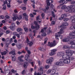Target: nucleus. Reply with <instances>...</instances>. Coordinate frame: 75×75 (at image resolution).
I'll return each instance as SVG.
<instances>
[{"instance_id": "nucleus-15", "label": "nucleus", "mask_w": 75, "mask_h": 75, "mask_svg": "<svg viewBox=\"0 0 75 75\" xmlns=\"http://www.w3.org/2000/svg\"><path fill=\"white\" fill-rule=\"evenodd\" d=\"M68 23L66 22H64L62 23V25H61L60 27L61 28H65V26H68Z\"/></svg>"}, {"instance_id": "nucleus-21", "label": "nucleus", "mask_w": 75, "mask_h": 75, "mask_svg": "<svg viewBox=\"0 0 75 75\" xmlns=\"http://www.w3.org/2000/svg\"><path fill=\"white\" fill-rule=\"evenodd\" d=\"M60 3H63V4H65L67 3V1L65 2V0H60L59 1Z\"/></svg>"}, {"instance_id": "nucleus-22", "label": "nucleus", "mask_w": 75, "mask_h": 75, "mask_svg": "<svg viewBox=\"0 0 75 75\" xmlns=\"http://www.w3.org/2000/svg\"><path fill=\"white\" fill-rule=\"evenodd\" d=\"M9 54H12V55H13V56H15L14 55H15V50L14 51H12L11 52H10L9 53Z\"/></svg>"}, {"instance_id": "nucleus-33", "label": "nucleus", "mask_w": 75, "mask_h": 75, "mask_svg": "<svg viewBox=\"0 0 75 75\" xmlns=\"http://www.w3.org/2000/svg\"><path fill=\"white\" fill-rule=\"evenodd\" d=\"M6 54H7V52H6V51H4L3 52H1V54L2 55H6Z\"/></svg>"}, {"instance_id": "nucleus-39", "label": "nucleus", "mask_w": 75, "mask_h": 75, "mask_svg": "<svg viewBox=\"0 0 75 75\" xmlns=\"http://www.w3.org/2000/svg\"><path fill=\"white\" fill-rule=\"evenodd\" d=\"M44 16H45V14H44V13H43L42 14L41 16L42 17V19H44Z\"/></svg>"}, {"instance_id": "nucleus-9", "label": "nucleus", "mask_w": 75, "mask_h": 75, "mask_svg": "<svg viewBox=\"0 0 75 75\" xmlns=\"http://www.w3.org/2000/svg\"><path fill=\"white\" fill-rule=\"evenodd\" d=\"M56 45V44L55 43V41L54 40L53 42H49L47 45L50 47H53L55 46Z\"/></svg>"}, {"instance_id": "nucleus-2", "label": "nucleus", "mask_w": 75, "mask_h": 75, "mask_svg": "<svg viewBox=\"0 0 75 75\" xmlns=\"http://www.w3.org/2000/svg\"><path fill=\"white\" fill-rule=\"evenodd\" d=\"M73 8H75V6L71 5L70 6L67 7L64 9V11L65 12H68L70 10L71 12H72V10Z\"/></svg>"}, {"instance_id": "nucleus-28", "label": "nucleus", "mask_w": 75, "mask_h": 75, "mask_svg": "<svg viewBox=\"0 0 75 75\" xmlns=\"http://www.w3.org/2000/svg\"><path fill=\"white\" fill-rule=\"evenodd\" d=\"M16 30L17 31V32H19L20 31H22V29H21V28H18Z\"/></svg>"}, {"instance_id": "nucleus-1", "label": "nucleus", "mask_w": 75, "mask_h": 75, "mask_svg": "<svg viewBox=\"0 0 75 75\" xmlns=\"http://www.w3.org/2000/svg\"><path fill=\"white\" fill-rule=\"evenodd\" d=\"M64 30L62 29V28L60 29L59 31L55 34V37L56 40H59L58 37H59V36L61 34H64Z\"/></svg>"}, {"instance_id": "nucleus-64", "label": "nucleus", "mask_w": 75, "mask_h": 75, "mask_svg": "<svg viewBox=\"0 0 75 75\" xmlns=\"http://www.w3.org/2000/svg\"><path fill=\"white\" fill-rule=\"evenodd\" d=\"M14 13H18V11H17L16 10H14Z\"/></svg>"}, {"instance_id": "nucleus-30", "label": "nucleus", "mask_w": 75, "mask_h": 75, "mask_svg": "<svg viewBox=\"0 0 75 75\" xmlns=\"http://www.w3.org/2000/svg\"><path fill=\"white\" fill-rule=\"evenodd\" d=\"M47 28V27H46L43 28V29H42L41 31V33H44V30H45Z\"/></svg>"}, {"instance_id": "nucleus-34", "label": "nucleus", "mask_w": 75, "mask_h": 75, "mask_svg": "<svg viewBox=\"0 0 75 75\" xmlns=\"http://www.w3.org/2000/svg\"><path fill=\"white\" fill-rule=\"evenodd\" d=\"M9 28H10L11 30H12V31H13V30H15L14 28V27H13V26H10L9 27Z\"/></svg>"}, {"instance_id": "nucleus-10", "label": "nucleus", "mask_w": 75, "mask_h": 75, "mask_svg": "<svg viewBox=\"0 0 75 75\" xmlns=\"http://www.w3.org/2000/svg\"><path fill=\"white\" fill-rule=\"evenodd\" d=\"M57 51V50L56 49H54L51 50V52H50L49 55L50 56H53V55H54L56 54L55 53V52Z\"/></svg>"}, {"instance_id": "nucleus-25", "label": "nucleus", "mask_w": 75, "mask_h": 75, "mask_svg": "<svg viewBox=\"0 0 75 75\" xmlns=\"http://www.w3.org/2000/svg\"><path fill=\"white\" fill-rule=\"evenodd\" d=\"M63 48L64 49H69L70 48L67 45H64L63 47Z\"/></svg>"}, {"instance_id": "nucleus-4", "label": "nucleus", "mask_w": 75, "mask_h": 75, "mask_svg": "<svg viewBox=\"0 0 75 75\" xmlns=\"http://www.w3.org/2000/svg\"><path fill=\"white\" fill-rule=\"evenodd\" d=\"M17 18L18 20H20L22 18L21 16L20 15L18 17L17 16V15L16 14L13 15V17H12V19L13 21H16L17 20Z\"/></svg>"}, {"instance_id": "nucleus-31", "label": "nucleus", "mask_w": 75, "mask_h": 75, "mask_svg": "<svg viewBox=\"0 0 75 75\" xmlns=\"http://www.w3.org/2000/svg\"><path fill=\"white\" fill-rule=\"evenodd\" d=\"M3 8H2L3 10H6V5L4 4L3 5Z\"/></svg>"}, {"instance_id": "nucleus-14", "label": "nucleus", "mask_w": 75, "mask_h": 75, "mask_svg": "<svg viewBox=\"0 0 75 75\" xmlns=\"http://www.w3.org/2000/svg\"><path fill=\"white\" fill-rule=\"evenodd\" d=\"M34 23L35 25V28L36 30H39L40 29V25H38V23H37V22L36 21H34Z\"/></svg>"}, {"instance_id": "nucleus-5", "label": "nucleus", "mask_w": 75, "mask_h": 75, "mask_svg": "<svg viewBox=\"0 0 75 75\" xmlns=\"http://www.w3.org/2000/svg\"><path fill=\"white\" fill-rule=\"evenodd\" d=\"M62 61L63 60V62L65 63V64H69L70 63V59H69V58L68 57V58H67L66 57L63 58V59H62Z\"/></svg>"}, {"instance_id": "nucleus-43", "label": "nucleus", "mask_w": 75, "mask_h": 75, "mask_svg": "<svg viewBox=\"0 0 75 75\" xmlns=\"http://www.w3.org/2000/svg\"><path fill=\"white\" fill-rule=\"evenodd\" d=\"M25 74V69L23 70L22 72V75H24Z\"/></svg>"}, {"instance_id": "nucleus-59", "label": "nucleus", "mask_w": 75, "mask_h": 75, "mask_svg": "<svg viewBox=\"0 0 75 75\" xmlns=\"http://www.w3.org/2000/svg\"><path fill=\"white\" fill-rule=\"evenodd\" d=\"M39 17H40V15H38L36 17V20H39Z\"/></svg>"}, {"instance_id": "nucleus-35", "label": "nucleus", "mask_w": 75, "mask_h": 75, "mask_svg": "<svg viewBox=\"0 0 75 75\" xmlns=\"http://www.w3.org/2000/svg\"><path fill=\"white\" fill-rule=\"evenodd\" d=\"M46 35H47V34L45 33H42L41 34V36L42 37H45Z\"/></svg>"}, {"instance_id": "nucleus-53", "label": "nucleus", "mask_w": 75, "mask_h": 75, "mask_svg": "<svg viewBox=\"0 0 75 75\" xmlns=\"http://www.w3.org/2000/svg\"><path fill=\"white\" fill-rule=\"evenodd\" d=\"M47 39H48V38H46L45 39V42H44V44H46V43L47 42Z\"/></svg>"}, {"instance_id": "nucleus-46", "label": "nucleus", "mask_w": 75, "mask_h": 75, "mask_svg": "<svg viewBox=\"0 0 75 75\" xmlns=\"http://www.w3.org/2000/svg\"><path fill=\"white\" fill-rule=\"evenodd\" d=\"M68 20H69V18H65L64 19V21H68Z\"/></svg>"}, {"instance_id": "nucleus-61", "label": "nucleus", "mask_w": 75, "mask_h": 75, "mask_svg": "<svg viewBox=\"0 0 75 75\" xmlns=\"http://www.w3.org/2000/svg\"><path fill=\"white\" fill-rule=\"evenodd\" d=\"M12 27H14L15 26V24L14 23H12L11 24Z\"/></svg>"}, {"instance_id": "nucleus-58", "label": "nucleus", "mask_w": 75, "mask_h": 75, "mask_svg": "<svg viewBox=\"0 0 75 75\" xmlns=\"http://www.w3.org/2000/svg\"><path fill=\"white\" fill-rule=\"evenodd\" d=\"M30 17H34V15H33V14H30Z\"/></svg>"}, {"instance_id": "nucleus-63", "label": "nucleus", "mask_w": 75, "mask_h": 75, "mask_svg": "<svg viewBox=\"0 0 75 75\" xmlns=\"http://www.w3.org/2000/svg\"><path fill=\"white\" fill-rule=\"evenodd\" d=\"M27 52L28 54H31V52H30V51L29 50H28Z\"/></svg>"}, {"instance_id": "nucleus-18", "label": "nucleus", "mask_w": 75, "mask_h": 75, "mask_svg": "<svg viewBox=\"0 0 75 75\" xmlns=\"http://www.w3.org/2000/svg\"><path fill=\"white\" fill-rule=\"evenodd\" d=\"M23 17L25 18L26 21H28V16L26 14V13H25L23 14Z\"/></svg>"}, {"instance_id": "nucleus-41", "label": "nucleus", "mask_w": 75, "mask_h": 75, "mask_svg": "<svg viewBox=\"0 0 75 75\" xmlns=\"http://www.w3.org/2000/svg\"><path fill=\"white\" fill-rule=\"evenodd\" d=\"M71 44H75V40L72 41L70 42Z\"/></svg>"}, {"instance_id": "nucleus-16", "label": "nucleus", "mask_w": 75, "mask_h": 75, "mask_svg": "<svg viewBox=\"0 0 75 75\" xmlns=\"http://www.w3.org/2000/svg\"><path fill=\"white\" fill-rule=\"evenodd\" d=\"M29 57H30V56L28 54H26L25 56V60H26V61H27L26 62V63H25V64H26V65H27V64H28V59Z\"/></svg>"}, {"instance_id": "nucleus-62", "label": "nucleus", "mask_w": 75, "mask_h": 75, "mask_svg": "<svg viewBox=\"0 0 75 75\" xmlns=\"http://www.w3.org/2000/svg\"><path fill=\"white\" fill-rule=\"evenodd\" d=\"M22 8L23 10H25L26 9V7H22Z\"/></svg>"}, {"instance_id": "nucleus-32", "label": "nucleus", "mask_w": 75, "mask_h": 75, "mask_svg": "<svg viewBox=\"0 0 75 75\" xmlns=\"http://www.w3.org/2000/svg\"><path fill=\"white\" fill-rule=\"evenodd\" d=\"M8 1L9 2V4H7V7H9V8H10V7H11L10 4V1H11V0Z\"/></svg>"}, {"instance_id": "nucleus-29", "label": "nucleus", "mask_w": 75, "mask_h": 75, "mask_svg": "<svg viewBox=\"0 0 75 75\" xmlns=\"http://www.w3.org/2000/svg\"><path fill=\"white\" fill-rule=\"evenodd\" d=\"M39 49V50L40 51H45L46 50L45 49H44V48L42 47H40Z\"/></svg>"}, {"instance_id": "nucleus-7", "label": "nucleus", "mask_w": 75, "mask_h": 75, "mask_svg": "<svg viewBox=\"0 0 75 75\" xmlns=\"http://www.w3.org/2000/svg\"><path fill=\"white\" fill-rule=\"evenodd\" d=\"M65 53L63 52H59L57 53V55L58 57H62V58H66L67 57L66 55H64Z\"/></svg>"}, {"instance_id": "nucleus-36", "label": "nucleus", "mask_w": 75, "mask_h": 75, "mask_svg": "<svg viewBox=\"0 0 75 75\" xmlns=\"http://www.w3.org/2000/svg\"><path fill=\"white\" fill-rule=\"evenodd\" d=\"M66 8H67V6L65 5L61 7V8H62V9H64V10Z\"/></svg>"}, {"instance_id": "nucleus-3", "label": "nucleus", "mask_w": 75, "mask_h": 75, "mask_svg": "<svg viewBox=\"0 0 75 75\" xmlns=\"http://www.w3.org/2000/svg\"><path fill=\"white\" fill-rule=\"evenodd\" d=\"M60 62H57L54 63V64L56 65H57V66H63L64 65V60H62V59L60 60Z\"/></svg>"}, {"instance_id": "nucleus-52", "label": "nucleus", "mask_w": 75, "mask_h": 75, "mask_svg": "<svg viewBox=\"0 0 75 75\" xmlns=\"http://www.w3.org/2000/svg\"><path fill=\"white\" fill-rule=\"evenodd\" d=\"M17 47L18 49H21V46H20V45H19L17 46Z\"/></svg>"}, {"instance_id": "nucleus-40", "label": "nucleus", "mask_w": 75, "mask_h": 75, "mask_svg": "<svg viewBox=\"0 0 75 75\" xmlns=\"http://www.w3.org/2000/svg\"><path fill=\"white\" fill-rule=\"evenodd\" d=\"M52 16L53 17H55V15L54 14V12L53 11H52Z\"/></svg>"}, {"instance_id": "nucleus-42", "label": "nucleus", "mask_w": 75, "mask_h": 75, "mask_svg": "<svg viewBox=\"0 0 75 75\" xmlns=\"http://www.w3.org/2000/svg\"><path fill=\"white\" fill-rule=\"evenodd\" d=\"M41 74L39 72H38L37 73L36 72H35L34 73V75H41Z\"/></svg>"}, {"instance_id": "nucleus-27", "label": "nucleus", "mask_w": 75, "mask_h": 75, "mask_svg": "<svg viewBox=\"0 0 75 75\" xmlns=\"http://www.w3.org/2000/svg\"><path fill=\"white\" fill-rule=\"evenodd\" d=\"M73 53H74V51L70 50L69 53V57H70V56H72V54H73Z\"/></svg>"}, {"instance_id": "nucleus-11", "label": "nucleus", "mask_w": 75, "mask_h": 75, "mask_svg": "<svg viewBox=\"0 0 75 75\" xmlns=\"http://www.w3.org/2000/svg\"><path fill=\"white\" fill-rule=\"evenodd\" d=\"M54 61V58L53 57H50V58L49 59L47 60L46 61V62L47 63V64H51V63L52 62H53Z\"/></svg>"}, {"instance_id": "nucleus-8", "label": "nucleus", "mask_w": 75, "mask_h": 75, "mask_svg": "<svg viewBox=\"0 0 75 75\" xmlns=\"http://www.w3.org/2000/svg\"><path fill=\"white\" fill-rule=\"evenodd\" d=\"M74 19H72L71 20V23H75L74 24V26H72L70 28V30L75 29V15L73 16Z\"/></svg>"}, {"instance_id": "nucleus-49", "label": "nucleus", "mask_w": 75, "mask_h": 75, "mask_svg": "<svg viewBox=\"0 0 75 75\" xmlns=\"http://www.w3.org/2000/svg\"><path fill=\"white\" fill-rule=\"evenodd\" d=\"M71 12L74 13H75V8L72 9V10H71Z\"/></svg>"}, {"instance_id": "nucleus-45", "label": "nucleus", "mask_w": 75, "mask_h": 75, "mask_svg": "<svg viewBox=\"0 0 75 75\" xmlns=\"http://www.w3.org/2000/svg\"><path fill=\"white\" fill-rule=\"evenodd\" d=\"M24 30L26 32H28V28H24Z\"/></svg>"}, {"instance_id": "nucleus-44", "label": "nucleus", "mask_w": 75, "mask_h": 75, "mask_svg": "<svg viewBox=\"0 0 75 75\" xmlns=\"http://www.w3.org/2000/svg\"><path fill=\"white\" fill-rule=\"evenodd\" d=\"M50 67V66L48 65H45V69H48Z\"/></svg>"}, {"instance_id": "nucleus-55", "label": "nucleus", "mask_w": 75, "mask_h": 75, "mask_svg": "<svg viewBox=\"0 0 75 75\" xmlns=\"http://www.w3.org/2000/svg\"><path fill=\"white\" fill-rule=\"evenodd\" d=\"M31 2L32 3H33V4H35V1L34 0H31Z\"/></svg>"}, {"instance_id": "nucleus-57", "label": "nucleus", "mask_w": 75, "mask_h": 75, "mask_svg": "<svg viewBox=\"0 0 75 75\" xmlns=\"http://www.w3.org/2000/svg\"><path fill=\"white\" fill-rule=\"evenodd\" d=\"M0 18H1V19H3L4 18V16L3 15L0 16Z\"/></svg>"}, {"instance_id": "nucleus-37", "label": "nucleus", "mask_w": 75, "mask_h": 75, "mask_svg": "<svg viewBox=\"0 0 75 75\" xmlns=\"http://www.w3.org/2000/svg\"><path fill=\"white\" fill-rule=\"evenodd\" d=\"M18 60L20 62H23L24 60L21 57H18Z\"/></svg>"}, {"instance_id": "nucleus-47", "label": "nucleus", "mask_w": 75, "mask_h": 75, "mask_svg": "<svg viewBox=\"0 0 75 75\" xmlns=\"http://www.w3.org/2000/svg\"><path fill=\"white\" fill-rule=\"evenodd\" d=\"M51 73V70L50 69L47 72V74H48Z\"/></svg>"}, {"instance_id": "nucleus-26", "label": "nucleus", "mask_w": 75, "mask_h": 75, "mask_svg": "<svg viewBox=\"0 0 75 75\" xmlns=\"http://www.w3.org/2000/svg\"><path fill=\"white\" fill-rule=\"evenodd\" d=\"M28 44H29V46H31L33 45V42L32 41L28 42Z\"/></svg>"}, {"instance_id": "nucleus-60", "label": "nucleus", "mask_w": 75, "mask_h": 75, "mask_svg": "<svg viewBox=\"0 0 75 75\" xmlns=\"http://www.w3.org/2000/svg\"><path fill=\"white\" fill-rule=\"evenodd\" d=\"M27 1H28V0H24L23 2L25 4L27 3Z\"/></svg>"}, {"instance_id": "nucleus-48", "label": "nucleus", "mask_w": 75, "mask_h": 75, "mask_svg": "<svg viewBox=\"0 0 75 75\" xmlns=\"http://www.w3.org/2000/svg\"><path fill=\"white\" fill-rule=\"evenodd\" d=\"M17 34V33L16 32H14L13 33V35H16Z\"/></svg>"}, {"instance_id": "nucleus-13", "label": "nucleus", "mask_w": 75, "mask_h": 75, "mask_svg": "<svg viewBox=\"0 0 75 75\" xmlns=\"http://www.w3.org/2000/svg\"><path fill=\"white\" fill-rule=\"evenodd\" d=\"M70 52V50H68L66 51L65 52L66 54H67L66 55H66V58H68V57H69V58H70V56H69Z\"/></svg>"}, {"instance_id": "nucleus-51", "label": "nucleus", "mask_w": 75, "mask_h": 75, "mask_svg": "<svg viewBox=\"0 0 75 75\" xmlns=\"http://www.w3.org/2000/svg\"><path fill=\"white\" fill-rule=\"evenodd\" d=\"M5 46H6V48H8V43H6Z\"/></svg>"}, {"instance_id": "nucleus-23", "label": "nucleus", "mask_w": 75, "mask_h": 75, "mask_svg": "<svg viewBox=\"0 0 75 75\" xmlns=\"http://www.w3.org/2000/svg\"><path fill=\"white\" fill-rule=\"evenodd\" d=\"M67 14H63L61 15V17L62 19H64L65 18H66L67 17Z\"/></svg>"}, {"instance_id": "nucleus-56", "label": "nucleus", "mask_w": 75, "mask_h": 75, "mask_svg": "<svg viewBox=\"0 0 75 75\" xmlns=\"http://www.w3.org/2000/svg\"><path fill=\"white\" fill-rule=\"evenodd\" d=\"M51 23L52 24H53V25L55 24V21H53Z\"/></svg>"}, {"instance_id": "nucleus-12", "label": "nucleus", "mask_w": 75, "mask_h": 75, "mask_svg": "<svg viewBox=\"0 0 75 75\" xmlns=\"http://www.w3.org/2000/svg\"><path fill=\"white\" fill-rule=\"evenodd\" d=\"M70 36V33L69 34V35L68 36V38H66L64 39H62V41L63 42H68V41H69V40H72L74 39H70L69 36Z\"/></svg>"}, {"instance_id": "nucleus-24", "label": "nucleus", "mask_w": 75, "mask_h": 75, "mask_svg": "<svg viewBox=\"0 0 75 75\" xmlns=\"http://www.w3.org/2000/svg\"><path fill=\"white\" fill-rule=\"evenodd\" d=\"M44 68L43 67H40V68L39 69L40 71H41L42 72V74H43V72H42V71H43V70Z\"/></svg>"}, {"instance_id": "nucleus-17", "label": "nucleus", "mask_w": 75, "mask_h": 75, "mask_svg": "<svg viewBox=\"0 0 75 75\" xmlns=\"http://www.w3.org/2000/svg\"><path fill=\"white\" fill-rule=\"evenodd\" d=\"M46 2L47 3V6H46V10H48L49 9V6L50 5V0H47Z\"/></svg>"}, {"instance_id": "nucleus-19", "label": "nucleus", "mask_w": 75, "mask_h": 75, "mask_svg": "<svg viewBox=\"0 0 75 75\" xmlns=\"http://www.w3.org/2000/svg\"><path fill=\"white\" fill-rule=\"evenodd\" d=\"M56 72V69H52L51 70V73L52 74V75H55L56 73H55Z\"/></svg>"}, {"instance_id": "nucleus-54", "label": "nucleus", "mask_w": 75, "mask_h": 75, "mask_svg": "<svg viewBox=\"0 0 75 75\" xmlns=\"http://www.w3.org/2000/svg\"><path fill=\"white\" fill-rule=\"evenodd\" d=\"M16 35L17 37H18V38H20V34H17Z\"/></svg>"}, {"instance_id": "nucleus-20", "label": "nucleus", "mask_w": 75, "mask_h": 75, "mask_svg": "<svg viewBox=\"0 0 75 75\" xmlns=\"http://www.w3.org/2000/svg\"><path fill=\"white\" fill-rule=\"evenodd\" d=\"M11 57L12 58V61H13V62H14L16 59V56H13V55H11Z\"/></svg>"}, {"instance_id": "nucleus-38", "label": "nucleus", "mask_w": 75, "mask_h": 75, "mask_svg": "<svg viewBox=\"0 0 75 75\" xmlns=\"http://www.w3.org/2000/svg\"><path fill=\"white\" fill-rule=\"evenodd\" d=\"M69 58L70 60H71V61H75V59L73 57H70Z\"/></svg>"}, {"instance_id": "nucleus-6", "label": "nucleus", "mask_w": 75, "mask_h": 75, "mask_svg": "<svg viewBox=\"0 0 75 75\" xmlns=\"http://www.w3.org/2000/svg\"><path fill=\"white\" fill-rule=\"evenodd\" d=\"M74 34H75V30L73 31L72 32L70 33V35L69 36L70 39H74V38H75V35Z\"/></svg>"}, {"instance_id": "nucleus-50", "label": "nucleus", "mask_w": 75, "mask_h": 75, "mask_svg": "<svg viewBox=\"0 0 75 75\" xmlns=\"http://www.w3.org/2000/svg\"><path fill=\"white\" fill-rule=\"evenodd\" d=\"M31 28H32V29H35V27L33 25H32L31 26Z\"/></svg>"}]
</instances>
